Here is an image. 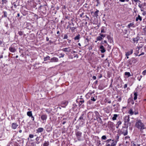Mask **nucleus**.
Listing matches in <instances>:
<instances>
[{"label": "nucleus", "mask_w": 146, "mask_h": 146, "mask_svg": "<svg viewBox=\"0 0 146 146\" xmlns=\"http://www.w3.org/2000/svg\"><path fill=\"white\" fill-rule=\"evenodd\" d=\"M135 127L140 130L146 128L145 125L140 120L136 121L135 124Z\"/></svg>", "instance_id": "obj_1"}, {"label": "nucleus", "mask_w": 146, "mask_h": 146, "mask_svg": "<svg viewBox=\"0 0 146 146\" xmlns=\"http://www.w3.org/2000/svg\"><path fill=\"white\" fill-rule=\"evenodd\" d=\"M95 115H96V119L100 123H102V120L100 117H99V113L96 111L95 112Z\"/></svg>", "instance_id": "obj_2"}, {"label": "nucleus", "mask_w": 146, "mask_h": 146, "mask_svg": "<svg viewBox=\"0 0 146 146\" xmlns=\"http://www.w3.org/2000/svg\"><path fill=\"white\" fill-rule=\"evenodd\" d=\"M98 36L97 37L96 40H101L103 38L105 37L106 36V35H104L101 33L99 34Z\"/></svg>", "instance_id": "obj_3"}, {"label": "nucleus", "mask_w": 146, "mask_h": 146, "mask_svg": "<svg viewBox=\"0 0 146 146\" xmlns=\"http://www.w3.org/2000/svg\"><path fill=\"white\" fill-rule=\"evenodd\" d=\"M76 135L78 140L80 141L81 140L80 137L82 135V132L79 131H76Z\"/></svg>", "instance_id": "obj_4"}, {"label": "nucleus", "mask_w": 146, "mask_h": 146, "mask_svg": "<svg viewBox=\"0 0 146 146\" xmlns=\"http://www.w3.org/2000/svg\"><path fill=\"white\" fill-rule=\"evenodd\" d=\"M94 114L93 112H90L88 113V117L90 118V119H94L96 120V118H94Z\"/></svg>", "instance_id": "obj_5"}, {"label": "nucleus", "mask_w": 146, "mask_h": 146, "mask_svg": "<svg viewBox=\"0 0 146 146\" xmlns=\"http://www.w3.org/2000/svg\"><path fill=\"white\" fill-rule=\"evenodd\" d=\"M111 139H109L106 140L105 141L106 143L105 146H111Z\"/></svg>", "instance_id": "obj_6"}, {"label": "nucleus", "mask_w": 146, "mask_h": 146, "mask_svg": "<svg viewBox=\"0 0 146 146\" xmlns=\"http://www.w3.org/2000/svg\"><path fill=\"white\" fill-rule=\"evenodd\" d=\"M50 62H57L58 61V58L55 57H53L50 59Z\"/></svg>", "instance_id": "obj_7"}, {"label": "nucleus", "mask_w": 146, "mask_h": 146, "mask_svg": "<svg viewBox=\"0 0 146 146\" xmlns=\"http://www.w3.org/2000/svg\"><path fill=\"white\" fill-rule=\"evenodd\" d=\"M124 121L125 123H127L129 121V115L125 116L124 118Z\"/></svg>", "instance_id": "obj_8"}, {"label": "nucleus", "mask_w": 146, "mask_h": 146, "mask_svg": "<svg viewBox=\"0 0 146 146\" xmlns=\"http://www.w3.org/2000/svg\"><path fill=\"white\" fill-rule=\"evenodd\" d=\"M47 117V115L46 114H42L41 116V119L42 121H46Z\"/></svg>", "instance_id": "obj_9"}, {"label": "nucleus", "mask_w": 146, "mask_h": 146, "mask_svg": "<svg viewBox=\"0 0 146 146\" xmlns=\"http://www.w3.org/2000/svg\"><path fill=\"white\" fill-rule=\"evenodd\" d=\"M122 133L123 134L124 136H125L127 135L128 133V131L127 129H123L122 130Z\"/></svg>", "instance_id": "obj_10"}, {"label": "nucleus", "mask_w": 146, "mask_h": 146, "mask_svg": "<svg viewBox=\"0 0 146 146\" xmlns=\"http://www.w3.org/2000/svg\"><path fill=\"white\" fill-rule=\"evenodd\" d=\"M46 129L47 132H50L52 130V128L49 125H47L46 126Z\"/></svg>", "instance_id": "obj_11"}, {"label": "nucleus", "mask_w": 146, "mask_h": 146, "mask_svg": "<svg viewBox=\"0 0 146 146\" xmlns=\"http://www.w3.org/2000/svg\"><path fill=\"white\" fill-rule=\"evenodd\" d=\"M68 104V102L67 101H64L62 102L61 104L62 107L65 108Z\"/></svg>", "instance_id": "obj_12"}, {"label": "nucleus", "mask_w": 146, "mask_h": 146, "mask_svg": "<svg viewBox=\"0 0 146 146\" xmlns=\"http://www.w3.org/2000/svg\"><path fill=\"white\" fill-rule=\"evenodd\" d=\"M16 123H13L11 124L12 128L13 129H16L18 126Z\"/></svg>", "instance_id": "obj_13"}, {"label": "nucleus", "mask_w": 146, "mask_h": 146, "mask_svg": "<svg viewBox=\"0 0 146 146\" xmlns=\"http://www.w3.org/2000/svg\"><path fill=\"white\" fill-rule=\"evenodd\" d=\"M100 50L102 53H104L106 51V50L104 46L103 45H101L100 48Z\"/></svg>", "instance_id": "obj_14"}, {"label": "nucleus", "mask_w": 146, "mask_h": 146, "mask_svg": "<svg viewBox=\"0 0 146 146\" xmlns=\"http://www.w3.org/2000/svg\"><path fill=\"white\" fill-rule=\"evenodd\" d=\"M141 48V47L139 46H137V48H136V52L135 54L136 56H137L138 55V54L139 53V49Z\"/></svg>", "instance_id": "obj_15"}, {"label": "nucleus", "mask_w": 146, "mask_h": 146, "mask_svg": "<svg viewBox=\"0 0 146 146\" xmlns=\"http://www.w3.org/2000/svg\"><path fill=\"white\" fill-rule=\"evenodd\" d=\"M133 52V50L132 49L130 50V51H128L126 53L125 55L126 56H129V55L132 54Z\"/></svg>", "instance_id": "obj_16"}, {"label": "nucleus", "mask_w": 146, "mask_h": 146, "mask_svg": "<svg viewBox=\"0 0 146 146\" xmlns=\"http://www.w3.org/2000/svg\"><path fill=\"white\" fill-rule=\"evenodd\" d=\"M108 125L110 127L112 128L114 127V123L111 121H109L108 122Z\"/></svg>", "instance_id": "obj_17"}, {"label": "nucleus", "mask_w": 146, "mask_h": 146, "mask_svg": "<svg viewBox=\"0 0 146 146\" xmlns=\"http://www.w3.org/2000/svg\"><path fill=\"white\" fill-rule=\"evenodd\" d=\"M9 51L12 52H14L16 51V49L14 48L11 47L9 48Z\"/></svg>", "instance_id": "obj_18"}, {"label": "nucleus", "mask_w": 146, "mask_h": 146, "mask_svg": "<svg viewBox=\"0 0 146 146\" xmlns=\"http://www.w3.org/2000/svg\"><path fill=\"white\" fill-rule=\"evenodd\" d=\"M43 128L42 127H40L38 128L36 130L37 133H40L42 132L43 131Z\"/></svg>", "instance_id": "obj_19"}, {"label": "nucleus", "mask_w": 146, "mask_h": 146, "mask_svg": "<svg viewBox=\"0 0 146 146\" xmlns=\"http://www.w3.org/2000/svg\"><path fill=\"white\" fill-rule=\"evenodd\" d=\"M133 64H135L137 63L138 61V60L137 58H131Z\"/></svg>", "instance_id": "obj_20"}, {"label": "nucleus", "mask_w": 146, "mask_h": 146, "mask_svg": "<svg viewBox=\"0 0 146 146\" xmlns=\"http://www.w3.org/2000/svg\"><path fill=\"white\" fill-rule=\"evenodd\" d=\"M128 28H130L131 27H134V25L133 23H132L129 24L127 25Z\"/></svg>", "instance_id": "obj_21"}, {"label": "nucleus", "mask_w": 146, "mask_h": 146, "mask_svg": "<svg viewBox=\"0 0 146 146\" xmlns=\"http://www.w3.org/2000/svg\"><path fill=\"white\" fill-rule=\"evenodd\" d=\"M113 140L111 141V146H115L116 145L117 142H113Z\"/></svg>", "instance_id": "obj_22"}, {"label": "nucleus", "mask_w": 146, "mask_h": 146, "mask_svg": "<svg viewBox=\"0 0 146 146\" xmlns=\"http://www.w3.org/2000/svg\"><path fill=\"white\" fill-rule=\"evenodd\" d=\"M69 48H66L62 49V50L64 52H69Z\"/></svg>", "instance_id": "obj_23"}, {"label": "nucleus", "mask_w": 146, "mask_h": 146, "mask_svg": "<svg viewBox=\"0 0 146 146\" xmlns=\"http://www.w3.org/2000/svg\"><path fill=\"white\" fill-rule=\"evenodd\" d=\"M142 19V18L139 15H138V17L136 18V21H138L139 20L140 21H141Z\"/></svg>", "instance_id": "obj_24"}, {"label": "nucleus", "mask_w": 146, "mask_h": 146, "mask_svg": "<svg viewBox=\"0 0 146 146\" xmlns=\"http://www.w3.org/2000/svg\"><path fill=\"white\" fill-rule=\"evenodd\" d=\"M134 96L133 99H134V100H136L137 99V93L134 92Z\"/></svg>", "instance_id": "obj_25"}, {"label": "nucleus", "mask_w": 146, "mask_h": 146, "mask_svg": "<svg viewBox=\"0 0 146 146\" xmlns=\"http://www.w3.org/2000/svg\"><path fill=\"white\" fill-rule=\"evenodd\" d=\"M121 123H122L120 121H118L116 124V128H118L119 127V125H120L121 124Z\"/></svg>", "instance_id": "obj_26"}, {"label": "nucleus", "mask_w": 146, "mask_h": 146, "mask_svg": "<svg viewBox=\"0 0 146 146\" xmlns=\"http://www.w3.org/2000/svg\"><path fill=\"white\" fill-rule=\"evenodd\" d=\"M27 115L29 117H31L33 115L32 112L31 111H29L27 112Z\"/></svg>", "instance_id": "obj_27"}, {"label": "nucleus", "mask_w": 146, "mask_h": 146, "mask_svg": "<svg viewBox=\"0 0 146 146\" xmlns=\"http://www.w3.org/2000/svg\"><path fill=\"white\" fill-rule=\"evenodd\" d=\"M118 116L116 114H114L113 115V116L112 118V119L113 120H116L117 117Z\"/></svg>", "instance_id": "obj_28"}, {"label": "nucleus", "mask_w": 146, "mask_h": 146, "mask_svg": "<svg viewBox=\"0 0 146 146\" xmlns=\"http://www.w3.org/2000/svg\"><path fill=\"white\" fill-rule=\"evenodd\" d=\"M49 143L48 141H45L44 143H43V146H48L49 145Z\"/></svg>", "instance_id": "obj_29"}, {"label": "nucleus", "mask_w": 146, "mask_h": 146, "mask_svg": "<svg viewBox=\"0 0 146 146\" xmlns=\"http://www.w3.org/2000/svg\"><path fill=\"white\" fill-rule=\"evenodd\" d=\"M138 40V38L137 37L133 38V41L134 43H137Z\"/></svg>", "instance_id": "obj_30"}, {"label": "nucleus", "mask_w": 146, "mask_h": 146, "mask_svg": "<svg viewBox=\"0 0 146 146\" xmlns=\"http://www.w3.org/2000/svg\"><path fill=\"white\" fill-rule=\"evenodd\" d=\"M125 75L127 77H129L131 76V74L130 72H125Z\"/></svg>", "instance_id": "obj_31"}, {"label": "nucleus", "mask_w": 146, "mask_h": 146, "mask_svg": "<svg viewBox=\"0 0 146 146\" xmlns=\"http://www.w3.org/2000/svg\"><path fill=\"white\" fill-rule=\"evenodd\" d=\"M3 13H4V15H3L2 16V17H7V12L5 11H3Z\"/></svg>", "instance_id": "obj_32"}, {"label": "nucleus", "mask_w": 146, "mask_h": 146, "mask_svg": "<svg viewBox=\"0 0 146 146\" xmlns=\"http://www.w3.org/2000/svg\"><path fill=\"white\" fill-rule=\"evenodd\" d=\"M128 65L129 66L130 65H131L133 63L132 60L131 59H130L128 61Z\"/></svg>", "instance_id": "obj_33"}, {"label": "nucleus", "mask_w": 146, "mask_h": 146, "mask_svg": "<svg viewBox=\"0 0 146 146\" xmlns=\"http://www.w3.org/2000/svg\"><path fill=\"white\" fill-rule=\"evenodd\" d=\"M80 35H78L75 37L74 38V40H79L80 38Z\"/></svg>", "instance_id": "obj_34"}, {"label": "nucleus", "mask_w": 146, "mask_h": 146, "mask_svg": "<svg viewBox=\"0 0 146 146\" xmlns=\"http://www.w3.org/2000/svg\"><path fill=\"white\" fill-rule=\"evenodd\" d=\"M101 33H105L106 32V31L105 30L104 27H102L101 28Z\"/></svg>", "instance_id": "obj_35"}, {"label": "nucleus", "mask_w": 146, "mask_h": 146, "mask_svg": "<svg viewBox=\"0 0 146 146\" xmlns=\"http://www.w3.org/2000/svg\"><path fill=\"white\" fill-rule=\"evenodd\" d=\"M129 113L131 115H133L134 114V112H133L132 110L130 109L129 111Z\"/></svg>", "instance_id": "obj_36"}, {"label": "nucleus", "mask_w": 146, "mask_h": 146, "mask_svg": "<svg viewBox=\"0 0 146 146\" xmlns=\"http://www.w3.org/2000/svg\"><path fill=\"white\" fill-rule=\"evenodd\" d=\"M50 57L49 56L44 57V61H46L47 60H49Z\"/></svg>", "instance_id": "obj_37"}, {"label": "nucleus", "mask_w": 146, "mask_h": 146, "mask_svg": "<svg viewBox=\"0 0 146 146\" xmlns=\"http://www.w3.org/2000/svg\"><path fill=\"white\" fill-rule=\"evenodd\" d=\"M84 114H83L80 117L79 119L80 120H85V119L84 118Z\"/></svg>", "instance_id": "obj_38"}, {"label": "nucleus", "mask_w": 146, "mask_h": 146, "mask_svg": "<svg viewBox=\"0 0 146 146\" xmlns=\"http://www.w3.org/2000/svg\"><path fill=\"white\" fill-rule=\"evenodd\" d=\"M36 141H37L36 143L37 144H39L40 143V142L39 141V137H37L36 139Z\"/></svg>", "instance_id": "obj_39"}, {"label": "nucleus", "mask_w": 146, "mask_h": 146, "mask_svg": "<svg viewBox=\"0 0 146 146\" xmlns=\"http://www.w3.org/2000/svg\"><path fill=\"white\" fill-rule=\"evenodd\" d=\"M99 11L98 10H97L94 13V15L96 17H97L98 16V13L99 12Z\"/></svg>", "instance_id": "obj_40"}, {"label": "nucleus", "mask_w": 146, "mask_h": 146, "mask_svg": "<svg viewBox=\"0 0 146 146\" xmlns=\"http://www.w3.org/2000/svg\"><path fill=\"white\" fill-rule=\"evenodd\" d=\"M108 39L109 40H110L111 42H113V40L112 38L109 36H107Z\"/></svg>", "instance_id": "obj_41"}, {"label": "nucleus", "mask_w": 146, "mask_h": 146, "mask_svg": "<svg viewBox=\"0 0 146 146\" xmlns=\"http://www.w3.org/2000/svg\"><path fill=\"white\" fill-rule=\"evenodd\" d=\"M68 38V36L66 34H65L64 36L63 39H66Z\"/></svg>", "instance_id": "obj_42"}, {"label": "nucleus", "mask_w": 146, "mask_h": 146, "mask_svg": "<svg viewBox=\"0 0 146 146\" xmlns=\"http://www.w3.org/2000/svg\"><path fill=\"white\" fill-rule=\"evenodd\" d=\"M84 102V100H81L79 102V105L80 106Z\"/></svg>", "instance_id": "obj_43"}, {"label": "nucleus", "mask_w": 146, "mask_h": 146, "mask_svg": "<svg viewBox=\"0 0 146 146\" xmlns=\"http://www.w3.org/2000/svg\"><path fill=\"white\" fill-rule=\"evenodd\" d=\"M91 100L93 101H96V99H95L94 97H92L91 98Z\"/></svg>", "instance_id": "obj_44"}, {"label": "nucleus", "mask_w": 146, "mask_h": 146, "mask_svg": "<svg viewBox=\"0 0 146 146\" xmlns=\"http://www.w3.org/2000/svg\"><path fill=\"white\" fill-rule=\"evenodd\" d=\"M102 139L105 140L106 139V137L105 135H103L102 137Z\"/></svg>", "instance_id": "obj_45"}, {"label": "nucleus", "mask_w": 146, "mask_h": 146, "mask_svg": "<svg viewBox=\"0 0 146 146\" xmlns=\"http://www.w3.org/2000/svg\"><path fill=\"white\" fill-rule=\"evenodd\" d=\"M2 2L3 4L6 3L7 2V1L6 0H2Z\"/></svg>", "instance_id": "obj_46"}, {"label": "nucleus", "mask_w": 146, "mask_h": 146, "mask_svg": "<svg viewBox=\"0 0 146 146\" xmlns=\"http://www.w3.org/2000/svg\"><path fill=\"white\" fill-rule=\"evenodd\" d=\"M142 74L143 75H145L146 74V70H145L143 72Z\"/></svg>", "instance_id": "obj_47"}, {"label": "nucleus", "mask_w": 146, "mask_h": 146, "mask_svg": "<svg viewBox=\"0 0 146 146\" xmlns=\"http://www.w3.org/2000/svg\"><path fill=\"white\" fill-rule=\"evenodd\" d=\"M18 33L21 36L23 35V33L21 31L19 32Z\"/></svg>", "instance_id": "obj_48"}, {"label": "nucleus", "mask_w": 146, "mask_h": 146, "mask_svg": "<svg viewBox=\"0 0 146 146\" xmlns=\"http://www.w3.org/2000/svg\"><path fill=\"white\" fill-rule=\"evenodd\" d=\"M34 137V135L32 134H30L29 135V137L31 138H33Z\"/></svg>", "instance_id": "obj_49"}, {"label": "nucleus", "mask_w": 146, "mask_h": 146, "mask_svg": "<svg viewBox=\"0 0 146 146\" xmlns=\"http://www.w3.org/2000/svg\"><path fill=\"white\" fill-rule=\"evenodd\" d=\"M60 55H61V56L59 57V58H60L61 57H64V54H62L61 53L60 54Z\"/></svg>", "instance_id": "obj_50"}, {"label": "nucleus", "mask_w": 146, "mask_h": 146, "mask_svg": "<svg viewBox=\"0 0 146 146\" xmlns=\"http://www.w3.org/2000/svg\"><path fill=\"white\" fill-rule=\"evenodd\" d=\"M144 54V53L143 52H142L139 55H138L137 56H140L143 55V54Z\"/></svg>", "instance_id": "obj_51"}, {"label": "nucleus", "mask_w": 146, "mask_h": 146, "mask_svg": "<svg viewBox=\"0 0 146 146\" xmlns=\"http://www.w3.org/2000/svg\"><path fill=\"white\" fill-rule=\"evenodd\" d=\"M127 87V84H125L124 85L123 88H126Z\"/></svg>", "instance_id": "obj_52"}, {"label": "nucleus", "mask_w": 146, "mask_h": 146, "mask_svg": "<svg viewBox=\"0 0 146 146\" xmlns=\"http://www.w3.org/2000/svg\"><path fill=\"white\" fill-rule=\"evenodd\" d=\"M31 118L32 119V120L33 121H34V117H33V116H31Z\"/></svg>", "instance_id": "obj_53"}, {"label": "nucleus", "mask_w": 146, "mask_h": 146, "mask_svg": "<svg viewBox=\"0 0 146 146\" xmlns=\"http://www.w3.org/2000/svg\"><path fill=\"white\" fill-rule=\"evenodd\" d=\"M92 78L94 80H96V78L95 76H93L92 77Z\"/></svg>", "instance_id": "obj_54"}, {"label": "nucleus", "mask_w": 146, "mask_h": 146, "mask_svg": "<svg viewBox=\"0 0 146 146\" xmlns=\"http://www.w3.org/2000/svg\"><path fill=\"white\" fill-rule=\"evenodd\" d=\"M83 14H84V13H82V14H80V17H82V16L83 15Z\"/></svg>", "instance_id": "obj_55"}, {"label": "nucleus", "mask_w": 146, "mask_h": 146, "mask_svg": "<svg viewBox=\"0 0 146 146\" xmlns=\"http://www.w3.org/2000/svg\"><path fill=\"white\" fill-rule=\"evenodd\" d=\"M133 1L135 3H137L138 1H139V0H133Z\"/></svg>", "instance_id": "obj_56"}, {"label": "nucleus", "mask_w": 146, "mask_h": 146, "mask_svg": "<svg viewBox=\"0 0 146 146\" xmlns=\"http://www.w3.org/2000/svg\"><path fill=\"white\" fill-rule=\"evenodd\" d=\"M119 1L121 2H124L125 1V0H119Z\"/></svg>", "instance_id": "obj_57"}, {"label": "nucleus", "mask_w": 146, "mask_h": 146, "mask_svg": "<svg viewBox=\"0 0 146 146\" xmlns=\"http://www.w3.org/2000/svg\"><path fill=\"white\" fill-rule=\"evenodd\" d=\"M46 40L47 41H48L49 40V38L48 37H46Z\"/></svg>", "instance_id": "obj_58"}, {"label": "nucleus", "mask_w": 146, "mask_h": 146, "mask_svg": "<svg viewBox=\"0 0 146 146\" xmlns=\"http://www.w3.org/2000/svg\"><path fill=\"white\" fill-rule=\"evenodd\" d=\"M75 29V28L74 27H72V29H71V30L72 31H73V30H74Z\"/></svg>", "instance_id": "obj_59"}, {"label": "nucleus", "mask_w": 146, "mask_h": 146, "mask_svg": "<svg viewBox=\"0 0 146 146\" xmlns=\"http://www.w3.org/2000/svg\"><path fill=\"white\" fill-rule=\"evenodd\" d=\"M129 138V137L128 136H127L125 137V139H128Z\"/></svg>", "instance_id": "obj_60"}, {"label": "nucleus", "mask_w": 146, "mask_h": 146, "mask_svg": "<svg viewBox=\"0 0 146 146\" xmlns=\"http://www.w3.org/2000/svg\"><path fill=\"white\" fill-rule=\"evenodd\" d=\"M65 123H66L65 121H63V122L62 123V124L64 125Z\"/></svg>", "instance_id": "obj_61"}, {"label": "nucleus", "mask_w": 146, "mask_h": 146, "mask_svg": "<svg viewBox=\"0 0 146 146\" xmlns=\"http://www.w3.org/2000/svg\"><path fill=\"white\" fill-rule=\"evenodd\" d=\"M121 98H119V99H118V101H120L121 100Z\"/></svg>", "instance_id": "obj_62"}, {"label": "nucleus", "mask_w": 146, "mask_h": 146, "mask_svg": "<svg viewBox=\"0 0 146 146\" xmlns=\"http://www.w3.org/2000/svg\"><path fill=\"white\" fill-rule=\"evenodd\" d=\"M68 42L69 43H70V42L71 41V40H69V39H68Z\"/></svg>", "instance_id": "obj_63"}, {"label": "nucleus", "mask_w": 146, "mask_h": 146, "mask_svg": "<svg viewBox=\"0 0 146 146\" xmlns=\"http://www.w3.org/2000/svg\"><path fill=\"white\" fill-rule=\"evenodd\" d=\"M74 57H76L77 58H78V55H76V56H74Z\"/></svg>", "instance_id": "obj_64"}]
</instances>
